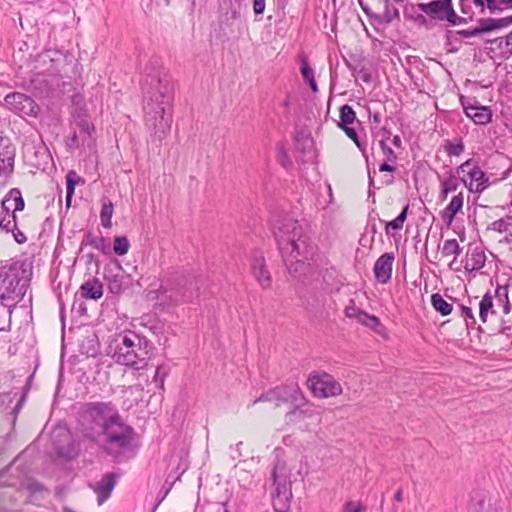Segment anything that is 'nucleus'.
<instances>
[{
	"label": "nucleus",
	"mask_w": 512,
	"mask_h": 512,
	"mask_svg": "<svg viewBox=\"0 0 512 512\" xmlns=\"http://www.w3.org/2000/svg\"><path fill=\"white\" fill-rule=\"evenodd\" d=\"M119 414L112 402H89L83 405L79 413V423L84 436L97 442L101 433L112 423L114 415Z\"/></svg>",
	"instance_id": "5"
},
{
	"label": "nucleus",
	"mask_w": 512,
	"mask_h": 512,
	"mask_svg": "<svg viewBox=\"0 0 512 512\" xmlns=\"http://www.w3.org/2000/svg\"><path fill=\"white\" fill-rule=\"evenodd\" d=\"M17 216L16 213L0 216V229L5 232L16 230Z\"/></svg>",
	"instance_id": "38"
},
{
	"label": "nucleus",
	"mask_w": 512,
	"mask_h": 512,
	"mask_svg": "<svg viewBox=\"0 0 512 512\" xmlns=\"http://www.w3.org/2000/svg\"><path fill=\"white\" fill-rule=\"evenodd\" d=\"M393 261L394 255L392 253H384L376 260L373 271L378 282L385 284L390 281Z\"/></svg>",
	"instance_id": "18"
},
{
	"label": "nucleus",
	"mask_w": 512,
	"mask_h": 512,
	"mask_svg": "<svg viewBox=\"0 0 512 512\" xmlns=\"http://www.w3.org/2000/svg\"><path fill=\"white\" fill-rule=\"evenodd\" d=\"M112 358L116 363L134 370L146 369L153 355V344L134 331H124L114 340Z\"/></svg>",
	"instance_id": "3"
},
{
	"label": "nucleus",
	"mask_w": 512,
	"mask_h": 512,
	"mask_svg": "<svg viewBox=\"0 0 512 512\" xmlns=\"http://www.w3.org/2000/svg\"><path fill=\"white\" fill-rule=\"evenodd\" d=\"M453 35H459V36H461L463 38H469V37H473V36H479L481 34H480V31H479L478 27H476V28H474L472 30H459V31H456V32L448 30L447 34H446V37L449 40Z\"/></svg>",
	"instance_id": "47"
},
{
	"label": "nucleus",
	"mask_w": 512,
	"mask_h": 512,
	"mask_svg": "<svg viewBox=\"0 0 512 512\" xmlns=\"http://www.w3.org/2000/svg\"><path fill=\"white\" fill-rule=\"evenodd\" d=\"M307 82H308V84H309V86H310V88H311V90H312L313 92H317V91H318V87H317V83H316V81H315V78H312V79H310V80H309V81H307Z\"/></svg>",
	"instance_id": "64"
},
{
	"label": "nucleus",
	"mask_w": 512,
	"mask_h": 512,
	"mask_svg": "<svg viewBox=\"0 0 512 512\" xmlns=\"http://www.w3.org/2000/svg\"><path fill=\"white\" fill-rule=\"evenodd\" d=\"M200 280L194 276H181L167 280L158 289V297L173 304L188 303L198 297Z\"/></svg>",
	"instance_id": "7"
},
{
	"label": "nucleus",
	"mask_w": 512,
	"mask_h": 512,
	"mask_svg": "<svg viewBox=\"0 0 512 512\" xmlns=\"http://www.w3.org/2000/svg\"><path fill=\"white\" fill-rule=\"evenodd\" d=\"M79 145H80L79 137H78L77 133L74 131L71 138L69 139L68 146L70 148L75 149V148H78Z\"/></svg>",
	"instance_id": "60"
},
{
	"label": "nucleus",
	"mask_w": 512,
	"mask_h": 512,
	"mask_svg": "<svg viewBox=\"0 0 512 512\" xmlns=\"http://www.w3.org/2000/svg\"><path fill=\"white\" fill-rule=\"evenodd\" d=\"M496 297L501 301L504 300L503 312L508 314L511 310V306L508 300V289L506 286H498L496 288Z\"/></svg>",
	"instance_id": "42"
},
{
	"label": "nucleus",
	"mask_w": 512,
	"mask_h": 512,
	"mask_svg": "<svg viewBox=\"0 0 512 512\" xmlns=\"http://www.w3.org/2000/svg\"><path fill=\"white\" fill-rule=\"evenodd\" d=\"M7 214H13V208L10 202L6 201V197L4 196L1 202V216Z\"/></svg>",
	"instance_id": "58"
},
{
	"label": "nucleus",
	"mask_w": 512,
	"mask_h": 512,
	"mask_svg": "<svg viewBox=\"0 0 512 512\" xmlns=\"http://www.w3.org/2000/svg\"><path fill=\"white\" fill-rule=\"evenodd\" d=\"M472 4L481 12L488 10L490 14L500 15L505 11L512 10V0H459V9L467 22L473 19Z\"/></svg>",
	"instance_id": "10"
},
{
	"label": "nucleus",
	"mask_w": 512,
	"mask_h": 512,
	"mask_svg": "<svg viewBox=\"0 0 512 512\" xmlns=\"http://www.w3.org/2000/svg\"><path fill=\"white\" fill-rule=\"evenodd\" d=\"M512 24V15L501 18H483L479 20L480 34L488 33Z\"/></svg>",
	"instance_id": "22"
},
{
	"label": "nucleus",
	"mask_w": 512,
	"mask_h": 512,
	"mask_svg": "<svg viewBox=\"0 0 512 512\" xmlns=\"http://www.w3.org/2000/svg\"><path fill=\"white\" fill-rule=\"evenodd\" d=\"M275 492L272 495V503L275 512H288L290 509L292 492L291 482L286 478L280 479L277 475V467L273 469Z\"/></svg>",
	"instance_id": "14"
},
{
	"label": "nucleus",
	"mask_w": 512,
	"mask_h": 512,
	"mask_svg": "<svg viewBox=\"0 0 512 512\" xmlns=\"http://www.w3.org/2000/svg\"><path fill=\"white\" fill-rule=\"evenodd\" d=\"M460 308H461L462 316L465 318V320L470 319L472 321V323H475V318H474L471 308L464 306V305H461ZM466 322H468V321H466ZM467 325H469V323H467Z\"/></svg>",
	"instance_id": "57"
},
{
	"label": "nucleus",
	"mask_w": 512,
	"mask_h": 512,
	"mask_svg": "<svg viewBox=\"0 0 512 512\" xmlns=\"http://www.w3.org/2000/svg\"><path fill=\"white\" fill-rule=\"evenodd\" d=\"M13 234L15 241L19 244H23L26 242L27 238L17 227L16 230L10 231Z\"/></svg>",
	"instance_id": "59"
},
{
	"label": "nucleus",
	"mask_w": 512,
	"mask_h": 512,
	"mask_svg": "<svg viewBox=\"0 0 512 512\" xmlns=\"http://www.w3.org/2000/svg\"><path fill=\"white\" fill-rule=\"evenodd\" d=\"M283 261L290 273L296 274L314 254V246L297 221L288 219L276 233Z\"/></svg>",
	"instance_id": "2"
},
{
	"label": "nucleus",
	"mask_w": 512,
	"mask_h": 512,
	"mask_svg": "<svg viewBox=\"0 0 512 512\" xmlns=\"http://www.w3.org/2000/svg\"><path fill=\"white\" fill-rule=\"evenodd\" d=\"M295 141H296V148L298 150H302V151H304L305 148L307 146H309L312 142L308 137H305L303 134H298L295 137Z\"/></svg>",
	"instance_id": "52"
},
{
	"label": "nucleus",
	"mask_w": 512,
	"mask_h": 512,
	"mask_svg": "<svg viewBox=\"0 0 512 512\" xmlns=\"http://www.w3.org/2000/svg\"><path fill=\"white\" fill-rule=\"evenodd\" d=\"M379 170L381 172H394L396 171V167L388 164L387 162H384L380 165Z\"/></svg>",
	"instance_id": "63"
},
{
	"label": "nucleus",
	"mask_w": 512,
	"mask_h": 512,
	"mask_svg": "<svg viewBox=\"0 0 512 512\" xmlns=\"http://www.w3.org/2000/svg\"><path fill=\"white\" fill-rule=\"evenodd\" d=\"M363 310L355 307L354 305L348 306L345 308V315L348 318H354L358 320L360 318V314H362Z\"/></svg>",
	"instance_id": "53"
},
{
	"label": "nucleus",
	"mask_w": 512,
	"mask_h": 512,
	"mask_svg": "<svg viewBox=\"0 0 512 512\" xmlns=\"http://www.w3.org/2000/svg\"><path fill=\"white\" fill-rule=\"evenodd\" d=\"M512 225V217L502 218L498 219L494 222H492L488 226V230L496 231L499 233L506 232L509 228V226Z\"/></svg>",
	"instance_id": "39"
},
{
	"label": "nucleus",
	"mask_w": 512,
	"mask_h": 512,
	"mask_svg": "<svg viewBox=\"0 0 512 512\" xmlns=\"http://www.w3.org/2000/svg\"><path fill=\"white\" fill-rule=\"evenodd\" d=\"M465 114L478 125H486L491 121L492 113L488 106H464Z\"/></svg>",
	"instance_id": "19"
},
{
	"label": "nucleus",
	"mask_w": 512,
	"mask_h": 512,
	"mask_svg": "<svg viewBox=\"0 0 512 512\" xmlns=\"http://www.w3.org/2000/svg\"><path fill=\"white\" fill-rule=\"evenodd\" d=\"M358 73L360 75V78L364 82H370L371 81V74H370V72L367 69L361 68Z\"/></svg>",
	"instance_id": "61"
},
{
	"label": "nucleus",
	"mask_w": 512,
	"mask_h": 512,
	"mask_svg": "<svg viewBox=\"0 0 512 512\" xmlns=\"http://www.w3.org/2000/svg\"><path fill=\"white\" fill-rule=\"evenodd\" d=\"M82 244L93 246L105 255L110 254L111 251L110 244L104 237L94 236L90 232L86 234L85 240Z\"/></svg>",
	"instance_id": "26"
},
{
	"label": "nucleus",
	"mask_w": 512,
	"mask_h": 512,
	"mask_svg": "<svg viewBox=\"0 0 512 512\" xmlns=\"http://www.w3.org/2000/svg\"><path fill=\"white\" fill-rule=\"evenodd\" d=\"M173 88L168 80L157 79L147 92L143 106L145 125L152 141L161 143L172 124Z\"/></svg>",
	"instance_id": "1"
},
{
	"label": "nucleus",
	"mask_w": 512,
	"mask_h": 512,
	"mask_svg": "<svg viewBox=\"0 0 512 512\" xmlns=\"http://www.w3.org/2000/svg\"><path fill=\"white\" fill-rule=\"evenodd\" d=\"M431 304L442 316L449 315L453 310L452 304L448 303L439 293L431 295Z\"/></svg>",
	"instance_id": "28"
},
{
	"label": "nucleus",
	"mask_w": 512,
	"mask_h": 512,
	"mask_svg": "<svg viewBox=\"0 0 512 512\" xmlns=\"http://www.w3.org/2000/svg\"><path fill=\"white\" fill-rule=\"evenodd\" d=\"M417 7L435 21L447 22L452 26L467 23V18L455 12L452 0H433L428 3H419Z\"/></svg>",
	"instance_id": "8"
},
{
	"label": "nucleus",
	"mask_w": 512,
	"mask_h": 512,
	"mask_svg": "<svg viewBox=\"0 0 512 512\" xmlns=\"http://www.w3.org/2000/svg\"><path fill=\"white\" fill-rule=\"evenodd\" d=\"M470 512H495V510L489 501L480 499L475 504H473Z\"/></svg>",
	"instance_id": "46"
},
{
	"label": "nucleus",
	"mask_w": 512,
	"mask_h": 512,
	"mask_svg": "<svg viewBox=\"0 0 512 512\" xmlns=\"http://www.w3.org/2000/svg\"><path fill=\"white\" fill-rule=\"evenodd\" d=\"M339 114L340 121L337 123L339 128H346V126H350L356 121V113L348 104L340 107Z\"/></svg>",
	"instance_id": "27"
},
{
	"label": "nucleus",
	"mask_w": 512,
	"mask_h": 512,
	"mask_svg": "<svg viewBox=\"0 0 512 512\" xmlns=\"http://www.w3.org/2000/svg\"><path fill=\"white\" fill-rule=\"evenodd\" d=\"M15 149L9 138L0 136V176H8L13 172Z\"/></svg>",
	"instance_id": "16"
},
{
	"label": "nucleus",
	"mask_w": 512,
	"mask_h": 512,
	"mask_svg": "<svg viewBox=\"0 0 512 512\" xmlns=\"http://www.w3.org/2000/svg\"><path fill=\"white\" fill-rule=\"evenodd\" d=\"M65 58L59 51L45 50L38 54L33 62V71L37 75H60Z\"/></svg>",
	"instance_id": "11"
},
{
	"label": "nucleus",
	"mask_w": 512,
	"mask_h": 512,
	"mask_svg": "<svg viewBox=\"0 0 512 512\" xmlns=\"http://www.w3.org/2000/svg\"><path fill=\"white\" fill-rule=\"evenodd\" d=\"M108 289L113 294H119L122 291V281L117 276L108 279Z\"/></svg>",
	"instance_id": "49"
},
{
	"label": "nucleus",
	"mask_w": 512,
	"mask_h": 512,
	"mask_svg": "<svg viewBox=\"0 0 512 512\" xmlns=\"http://www.w3.org/2000/svg\"><path fill=\"white\" fill-rule=\"evenodd\" d=\"M345 510L347 512H363L364 508L360 503H354V502H347L345 504Z\"/></svg>",
	"instance_id": "56"
},
{
	"label": "nucleus",
	"mask_w": 512,
	"mask_h": 512,
	"mask_svg": "<svg viewBox=\"0 0 512 512\" xmlns=\"http://www.w3.org/2000/svg\"><path fill=\"white\" fill-rule=\"evenodd\" d=\"M493 311V299L489 293H486L479 303V317L485 323L487 321L488 313Z\"/></svg>",
	"instance_id": "32"
},
{
	"label": "nucleus",
	"mask_w": 512,
	"mask_h": 512,
	"mask_svg": "<svg viewBox=\"0 0 512 512\" xmlns=\"http://www.w3.org/2000/svg\"><path fill=\"white\" fill-rule=\"evenodd\" d=\"M7 202H14V205H12L13 213H16L17 211H22L25 207V202L22 197L21 191L18 188H12L9 190V192L5 195Z\"/></svg>",
	"instance_id": "30"
},
{
	"label": "nucleus",
	"mask_w": 512,
	"mask_h": 512,
	"mask_svg": "<svg viewBox=\"0 0 512 512\" xmlns=\"http://www.w3.org/2000/svg\"><path fill=\"white\" fill-rule=\"evenodd\" d=\"M459 186V179L451 172L448 177L442 181L441 187L445 188V191L454 192Z\"/></svg>",
	"instance_id": "45"
},
{
	"label": "nucleus",
	"mask_w": 512,
	"mask_h": 512,
	"mask_svg": "<svg viewBox=\"0 0 512 512\" xmlns=\"http://www.w3.org/2000/svg\"><path fill=\"white\" fill-rule=\"evenodd\" d=\"M294 408L287 412L285 417H286V421L287 423H294V422H298L300 420L303 419V411L301 410V408L304 406V405H293Z\"/></svg>",
	"instance_id": "43"
},
{
	"label": "nucleus",
	"mask_w": 512,
	"mask_h": 512,
	"mask_svg": "<svg viewBox=\"0 0 512 512\" xmlns=\"http://www.w3.org/2000/svg\"><path fill=\"white\" fill-rule=\"evenodd\" d=\"M129 241L126 236H116L114 238L113 251L117 256H123L129 251Z\"/></svg>",
	"instance_id": "34"
},
{
	"label": "nucleus",
	"mask_w": 512,
	"mask_h": 512,
	"mask_svg": "<svg viewBox=\"0 0 512 512\" xmlns=\"http://www.w3.org/2000/svg\"><path fill=\"white\" fill-rule=\"evenodd\" d=\"M31 269L23 261H14L0 267V303L15 307L20 302L31 280Z\"/></svg>",
	"instance_id": "4"
},
{
	"label": "nucleus",
	"mask_w": 512,
	"mask_h": 512,
	"mask_svg": "<svg viewBox=\"0 0 512 512\" xmlns=\"http://www.w3.org/2000/svg\"><path fill=\"white\" fill-rule=\"evenodd\" d=\"M341 129L356 144V146L359 148V150L365 156V151H366L365 144L360 141L356 130L350 126H346V128H341Z\"/></svg>",
	"instance_id": "41"
},
{
	"label": "nucleus",
	"mask_w": 512,
	"mask_h": 512,
	"mask_svg": "<svg viewBox=\"0 0 512 512\" xmlns=\"http://www.w3.org/2000/svg\"><path fill=\"white\" fill-rule=\"evenodd\" d=\"M472 260H473V264H472L471 268H468V265H467L466 269L479 270L484 266L485 256L482 253H473Z\"/></svg>",
	"instance_id": "50"
},
{
	"label": "nucleus",
	"mask_w": 512,
	"mask_h": 512,
	"mask_svg": "<svg viewBox=\"0 0 512 512\" xmlns=\"http://www.w3.org/2000/svg\"><path fill=\"white\" fill-rule=\"evenodd\" d=\"M462 249L460 248L458 242L456 239H448L444 242L443 248H442V255L445 257L454 255L456 258L460 255Z\"/></svg>",
	"instance_id": "35"
},
{
	"label": "nucleus",
	"mask_w": 512,
	"mask_h": 512,
	"mask_svg": "<svg viewBox=\"0 0 512 512\" xmlns=\"http://www.w3.org/2000/svg\"><path fill=\"white\" fill-rule=\"evenodd\" d=\"M460 172L468 173L470 181L467 182L466 179H461V181L471 192L481 193L489 186V178L479 166L474 165L473 159L462 163L457 169V173Z\"/></svg>",
	"instance_id": "13"
},
{
	"label": "nucleus",
	"mask_w": 512,
	"mask_h": 512,
	"mask_svg": "<svg viewBox=\"0 0 512 512\" xmlns=\"http://www.w3.org/2000/svg\"><path fill=\"white\" fill-rule=\"evenodd\" d=\"M252 272L258 283L263 289H267L271 286V276L266 268L265 261L263 258H255L252 262Z\"/></svg>",
	"instance_id": "23"
},
{
	"label": "nucleus",
	"mask_w": 512,
	"mask_h": 512,
	"mask_svg": "<svg viewBox=\"0 0 512 512\" xmlns=\"http://www.w3.org/2000/svg\"><path fill=\"white\" fill-rule=\"evenodd\" d=\"M265 10V0H253V11L255 15L263 14Z\"/></svg>",
	"instance_id": "55"
},
{
	"label": "nucleus",
	"mask_w": 512,
	"mask_h": 512,
	"mask_svg": "<svg viewBox=\"0 0 512 512\" xmlns=\"http://www.w3.org/2000/svg\"><path fill=\"white\" fill-rule=\"evenodd\" d=\"M380 147L383 154L388 158V160H395L396 155L391 147H389L384 140L380 141Z\"/></svg>",
	"instance_id": "54"
},
{
	"label": "nucleus",
	"mask_w": 512,
	"mask_h": 512,
	"mask_svg": "<svg viewBox=\"0 0 512 512\" xmlns=\"http://www.w3.org/2000/svg\"><path fill=\"white\" fill-rule=\"evenodd\" d=\"M464 203L463 193L452 197L450 203L446 206V208L441 212V218L446 223L447 226H450L455 219L456 214L462 210Z\"/></svg>",
	"instance_id": "21"
},
{
	"label": "nucleus",
	"mask_w": 512,
	"mask_h": 512,
	"mask_svg": "<svg viewBox=\"0 0 512 512\" xmlns=\"http://www.w3.org/2000/svg\"><path fill=\"white\" fill-rule=\"evenodd\" d=\"M258 402H271L277 407L283 403H291L292 405H305L307 403L306 398L297 384L282 385L272 388L255 399L253 404Z\"/></svg>",
	"instance_id": "9"
},
{
	"label": "nucleus",
	"mask_w": 512,
	"mask_h": 512,
	"mask_svg": "<svg viewBox=\"0 0 512 512\" xmlns=\"http://www.w3.org/2000/svg\"><path fill=\"white\" fill-rule=\"evenodd\" d=\"M301 74L305 81H309L314 78V72L305 59H303L301 63Z\"/></svg>",
	"instance_id": "51"
},
{
	"label": "nucleus",
	"mask_w": 512,
	"mask_h": 512,
	"mask_svg": "<svg viewBox=\"0 0 512 512\" xmlns=\"http://www.w3.org/2000/svg\"><path fill=\"white\" fill-rule=\"evenodd\" d=\"M370 4H364L360 1V5L363 11L366 13L368 17L376 21L377 23L380 20V16L382 15V11L388 3V0H370Z\"/></svg>",
	"instance_id": "25"
},
{
	"label": "nucleus",
	"mask_w": 512,
	"mask_h": 512,
	"mask_svg": "<svg viewBox=\"0 0 512 512\" xmlns=\"http://www.w3.org/2000/svg\"><path fill=\"white\" fill-rule=\"evenodd\" d=\"M308 386L316 397L328 398L342 393L341 384L333 376L322 373L308 378Z\"/></svg>",
	"instance_id": "12"
},
{
	"label": "nucleus",
	"mask_w": 512,
	"mask_h": 512,
	"mask_svg": "<svg viewBox=\"0 0 512 512\" xmlns=\"http://www.w3.org/2000/svg\"><path fill=\"white\" fill-rule=\"evenodd\" d=\"M444 148L449 156H459L464 151V144L462 141L458 143L447 141Z\"/></svg>",
	"instance_id": "44"
},
{
	"label": "nucleus",
	"mask_w": 512,
	"mask_h": 512,
	"mask_svg": "<svg viewBox=\"0 0 512 512\" xmlns=\"http://www.w3.org/2000/svg\"><path fill=\"white\" fill-rule=\"evenodd\" d=\"M408 209H409V205H406L402 209L400 214L394 220H392L386 224V232L387 233L389 232L390 228L393 230H401L403 228L404 222L407 218Z\"/></svg>",
	"instance_id": "36"
},
{
	"label": "nucleus",
	"mask_w": 512,
	"mask_h": 512,
	"mask_svg": "<svg viewBox=\"0 0 512 512\" xmlns=\"http://www.w3.org/2000/svg\"><path fill=\"white\" fill-rule=\"evenodd\" d=\"M80 351L87 357H96L99 353V342L97 338L94 336L83 341Z\"/></svg>",
	"instance_id": "31"
},
{
	"label": "nucleus",
	"mask_w": 512,
	"mask_h": 512,
	"mask_svg": "<svg viewBox=\"0 0 512 512\" xmlns=\"http://www.w3.org/2000/svg\"><path fill=\"white\" fill-rule=\"evenodd\" d=\"M357 321L374 330L380 325V321L376 316L368 315L365 311L360 314V318Z\"/></svg>",
	"instance_id": "40"
},
{
	"label": "nucleus",
	"mask_w": 512,
	"mask_h": 512,
	"mask_svg": "<svg viewBox=\"0 0 512 512\" xmlns=\"http://www.w3.org/2000/svg\"><path fill=\"white\" fill-rule=\"evenodd\" d=\"M75 125L79 128L82 141L89 139L94 132V126L89 120V116L84 109H78L74 114Z\"/></svg>",
	"instance_id": "20"
},
{
	"label": "nucleus",
	"mask_w": 512,
	"mask_h": 512,
	"mask_svg": "<svg viewBox=\"0 0 512 512\" xmlns=\"http://www.w3.org/2000/svg\"><path fill=\"white\" fill-rule=\"evenodd\" d=\"M112 423L101 433L99 439L102 440L103 450L113 458L118 459L121 456L133 451L135 439L134 428L127 424L120 414H115Z\"/></svg>",
	"instance_id": "6"
},
{
	"label": "nucleus",
	"mask_w": 512,
	"mask_h": 512,
	"mask_svg": "<svg viewBox=\"0 0 512 512\" xmlns=\"http://www.w3.org/2000/svg\"><path fill=\"white\" fill-rule=\"evenodd\" d=\"M382 15L380 16L379 24H389L395 18L399 17V11L396 7L392 6L389 2L385 6L382 11Z\"/></svg>",
	"instance_id": "37"
},
{
	"label": "nucleus",
	"mask_w": 512,
	"mask_h": 512,
	"mask_svg": "<svg viewBox=\"0 0 512 512\" xmlns=\"http://www.w3.org/2000/svg\"><path fill=\"white\" fill-rule=\"evenodd\" d=\"M80 293L84 299L98 300L103 295V285L97 278L89 279L80 286Z\"/></svg>",
	"instance_id": "24"
},
{
	"label": "nucleus",
	"mask_w": 512,
	"mask_h": 512,
	"mask_svg": "<svg viewBox=\"0 0 512 512\" xmlns=\"http://www.w3.org/2000/svg\"><path fill=\"white\" fill-rule=\"evenodd\" d=\"M113 204L112 202L108 201L107 203H103L101 212H100V219L101 224L104 228H111L112 226V215H113Z\"/></svg>",
	"instance_id": "33"
},
{
	"label": "nucleus",
	"mask_w": 512,
	"mask_h": 512,
	"mask_svg": "<svg viewBox=\"0 0 512 512\" xmlns=\"http://www.w3.org/2000/svg\"><path fill=\"white\" fill-rule=\"evenodd\" d=\"M278 161L286 169H289L292 166V161L284 146H280L278 149Z\"/></svg>",
	"instance_id": "48"
},
{
	"label": "nucleus",
	"mask_w": 512,
	"mask_h": 512,
	"mask_svg": "<svg viewBox=\"0 0 512 512\" xmlns=\"http://www.w3.org/2000/svg\"><path fill=\"white\" fill-rule=\"evenodd\" d=\"M173 484H174V481H172L167 487H163L164 488L163 496L159 499V501L155 505L154 510L157 509V507L161 504V502L166 498V496L168 495V493L172 489Z\"/></svg>",
	"instance_id": "62"
},
{
	"label": "nucleus",
	"mask_w": 512,
	"mask_h": 512,
	"mask_svg": "<svg viewBox=\"0 0 512 512\" xmlns=\"http://www.w3.org/2000/svg\"><path fill=\"white\" fill-rule=\"evenodd\" d=\"M118 479L119 474L110 472L104 474L100 481L96 483L93 490L97 494V502L99 505H102L110 497Z\"/></svg>",
	"instance_id": "17"
},
{
	"label": "nucleus",
	"mask_w": 512,
	"mask_h": 512,
	"mask_svg": "<svg viewBox=\"0 0 512 512\" xmlns=\"http://www.w3.org/2000/svg\"><path fill=\"white\" fill-rule=\"evenodd\" d=\"M4 100L11 111L21 116L37 117L40 112V107L34 99L24 93L8 94Z\"/></svg>",
	"instance_id": "15"
},
{
	"label": "nucleus",
	"mask_w": 512,
	"mask_h": 512,
	"mask_svg": "<svg viewBox=\"0 0 512 512\" xmlns=\"http://www.w3.org/2000/svg\"><path fill=\"white\" fill-rule=\"evenodd\" d=\"M81 177L74 171L70 170L66 174V206L71 205L72 196L74 194L75 186L80 182Z\"/></svg>",
	"instance_id": "29"
}]
</instances>
